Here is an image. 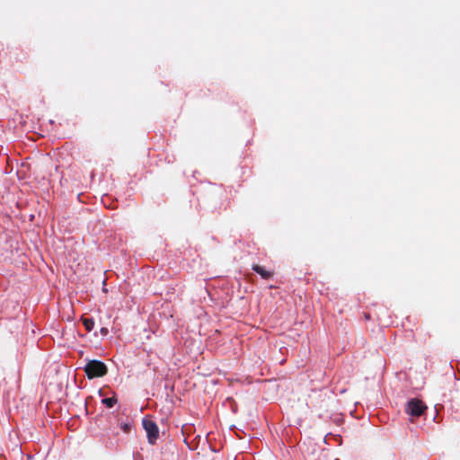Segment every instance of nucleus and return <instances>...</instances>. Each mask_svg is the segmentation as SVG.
Listing matches in <instances>:
<instances>
[{
  "label": "nucleus",
  "instance_id": "f257e3e1",
  "mask_svg": "<svg viewBox=\"0 0 460 460\" xmlns=\"http://www.w3.org/2000/svg\"><path fill=\"white\" fill-rule=\"evenodd\" d=\"M84 370L89 379L102 377L108 372L106 365L96 359L88 361L84 366Z\"/></svg>",
  "mask_w": 460,
  "mask_h": 460
},
{
  "label": "nucleus",
  "instance_id": "f03ea898",
  "mask_svg": "<svg viewBox=\"0 0 460 460\" xmlns=\"http://www.w3.org/2000/svg\"><path fill=\"white\" fill-rule=\"evenodd\" d=\"M142 425L146 432L148 442L150 444H155L159 436V430L156 423L151 418L145 417L142 420Z\"/></svg>",
  "mask_w": 460,
  "mask_h": 460
},
{
  "label": "nucleus",
  "instance_id": "7ed1b4c3",
  "mask_svg": "<svg viewBox=\"0 0 460 460\" xmlns=\"http://www.w3.org/2000/svg\"><path fill=\"white\" fill-rule=\"evenodd\" d=\"M427 406L419 399H411L408 402L406 411L412 417H420L426 411Z\"/></svg>",
  "mask_w": 460,
  "mask_h": 460
},
{
  "label": "nucleus",
  "instance_id": "20e7f679",
  "mask_svg": "<svg viewBox=\"0 0 460 460\" xmlns=\"http://www.w3.org/2000/svg\"><path fill=\"white\" fill-rule=\"evenodd\" d=\"M252 269L264 279H270L274 275L273 271L267 270L264 267H262L259 264H253L252 266Z\"/></svg>",
  "mask_w": 460,
  "mask_h": 460
},
{
  "label": "nucleus",
  "instance_id": "39448f33",
  "mask_svg": "<svg viewBox=\"0 0 460 460\" xmlns=\"http://www.w3.org/2000/svg\"><path fill=\"white\" fill-rule=\"evenodd\" d=\"M83 324L87 332H91L94 327V321L92 318H83Z\"/></svg>",
  "mask_w": 460,
  "mask_h": 460
},
{
  "label": "nucleus",
  "instance_id": "423d86ee",
  "mask_svg": "<svg viewBox=\"0 0 460 460\" xmlns=\"http://www.w3.org/2000/svg\"><path fill=\"white\" fill-rule=\"evenodd\" d=\"M118 400L115 396L110 397V398H104L102 399V402L106 405L108 408H112L116 403Z\"/></svg>",
  "mask_w": 460,
  "mask_h": 460
},
{
  "label": "nucleus",
  "instance_id": "0eeeda50",
  "mask_svg": "<svg viewBox=\"0 0 460 460\" xmlns=\"http://www.w3.org/2000/svg\"><path fill=\"white\" fill-rule=\"evenodd\" d=\"M121 428H122L124 432L128 433V432L130 431L131 426H130V424L125 423V424L122 425Z\"/></svg>",
  "mask_w": 460,
  "mask_h": 460
},
{
  "label": "nucleus",
  "instance_id": "6e6552de",
  "mask_svg": "<svg viewBox=\"0 0 460 460\" xmlns=\"http://www.w3.org/2000/svg\"><path fill=\"white\" fill-rule=\"evenodd\" d=\"M101 333L103 334V335H106L108 333V329L105 328V327H102L101 329Z\"/></svg>",
  "mask_w": 460,
  "mask_h": 460
}]
</instances>
